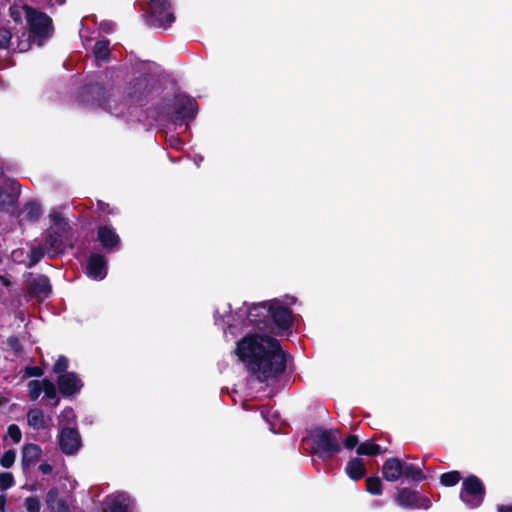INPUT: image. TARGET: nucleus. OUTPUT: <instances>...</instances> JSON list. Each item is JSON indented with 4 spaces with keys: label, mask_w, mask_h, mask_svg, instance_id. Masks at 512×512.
Segmentation results:
<instances>
[{
    "label": "nucleus",
    "mask_w": 512,
    "mask_h": 512,
    "mask_svg": "<svg viewBox=\"0 0 512 512\" xmlns=\"http://www.w3.org/2000/svg\"><path fill=\"white\" fill-rule=\"evenodd\" d=\"M6 503H7L6 495L5 494H1L0 495V512H5V510H6Z\"/></svg>",
    "instance_id": "de8ad7c7"
},
{
    "label": "nucleus",
    "mask_w": 512,
    "mask_h": 512,
    "mask_svg": "<svg viewBox=\"0 0 512 512\" xmlns=\"http://www.w3.org/2000/svg\"><path fill=\"white\" fill-rule=\"evenodd\" d=\"M46 504L50 512H70V507L64 498H59V490L52 487L46 494Z\"/></svg>",
    "instance_id": "6ab92c4d"
},
{
    "label": "nucleus",
    "mask_w": 512,
    "mask_h": 512,
    "mask_svg": "<svg viewBox=\"0 0 512 512\" xmlns=\"http://www.w3.org/2000/svg\"><path fill=\"white\" fill-rule=\"evenodd\" d=\"M43 392L48 399H54L57 397L56 385L49 379H43Z\"/></svg>",
    "instance_id": "e433bc0d"
},
{
    "label": "nucleus",
    "mask_w": 512,
    "mask_h": 512,
    "mask_svg": "<svg viewBox=\"0 0 512 512\" xmlns=\"http://www.w3.org/2000/svg\"><path fill=\"white\" fill-rule=\"evenodd\" d=\"M27 512H40L41 502L37 496H30L25 499Z\"/></svg>",
    "instance_id": "58836bf2"
},
{
    "label": "nucleus",
    "mask_w": 512,
    "mask_h": 512,
    "mask_svg": "<svg viewBox=\"0 0 512 512\" xmlns=\"http://www.w3.org/2000/svg\"><path fill=\"white\" fill-rule=\"evenodd\" d=\"M271 300L255 303L247 310V320L260 331L269 332Z\"/></svg>",
    "instance_id": "9b49d317"
},
{
    "label": "nucleus",
    "mask_w": 512,
    "mask_h": 512,
    "mask_svg": "<svg viewBox=\"0 0 512 512\" xmlns=\"http://www.w3.org/2000/svg\"><path fill=\"white\" fill-rule=\"evenodd\" d=\"M486 488L482 480L476 475L464 478L459 493V498L470 508L479 507L485 498Z\"/></svg>",
    "instance_id": "6e6552de"
},
{
    "label": "nucleus",
    "mask_w": 512,
    "mask_h": 512,
    "mask_svg": "<svg viewBox=\"0 0 512 512\" xmlns=\"http://www.w3.org/2000/svg\"><path fill=\"white\" fill-rule=\"evenodd\" d=\"M27 32H23L17 39V50L28 51L32 44L42 46L54 33L53 22L50 16L32 6L24 5Z\"/></svg>",
    "instance_id": "f03ea898"
},
{
    "label": "nucleus",
    "mask_w": 512,
    "mask_h": 512,
    "mask_svg": "<svg viewBox=\"0 0 512 512\" xmlns=\"http://www.w3.org/2000/svg\"><path fill=\"white\" fill-rule=\"evenodd\" d=\"M16 454L14 450H7L0 458V465L3 468H10L15 462Z\"/></svg>",
    "instance_id": "ea45409f"
},
{
    "label": "nucleus",
    "mask_w": 512,
    "mask_h": 512,
    "mask_svg": "<svg viewBox=\"0 0 512 512\" xmlns=\"http://www.w3.org/2000/svg\"><path fill=\"white\" fill-rule=\"evenodd\" d=\"M109 45L110 41L107 39L96 41L93 47V54L95 58L102 61H108L111 55Z\"/></svg>",
    "instance_id": "a878e982"
},
{
    "label": "nucleus",
    "mask_w": 512,
    "mask_h": 512,
    "mask_svg": "<svg viewBox=\"0 0 512 512\" xmlns=\"http://www.w3.org/2000/svg\"><path fill=\"white\" fill-rule=\"evenodd\" d=\"M82 103L99 107L116 116L123 114L122 102L115 99L112 85H105L99 81L86 83L79 94Z\"/></svg>",
    "instance_id": "7ed1b4c3"
},
{
    "label": "nucleus",
    "mask_w": 512,
    "mask_h": 512,
    "mask_svg": "<svg viewBox=\"0 0 512 512\" xmlns=\"http://www.w3.org/2000/svg\"><path fill=\"white\" fill-rule=\"evenodd\" d=\"M27 387L30 400L36 401L43 392V380H31L28 382Z\"/></svg>",
    "instance_id": "c756f323"
},
{
    "label": "nucleus",
    "mask_w": 512,
    "mask_h": 512,
    "mask_svg": "<svg viewBox=\"0 0 512 512\" xmlns=\"http://www.w3.org/2000/svg\"><path fill=\"white\" fill-rule=\"evenodd\" d=\"M50 217L53 221V224L58 228H62L67 225L64 218L59 213L50 214Z\"/></svg>",
    "instance_id": "c03bdc74"
},
{
    "label": "nucleus",
    "mask_w": 512,
    "mask_h": 512,
    "mask_svg": "<svg viewBox=\"0 0 512 512\" xmlns=\"http://www.w3.org/2000/svg\"><path fill=\"white\" fill-rule=\"evenodd\" d=\"M109 208V204L101 201V200H98L97 201V209L100 211V212H103V213H110V211L108 210Z\"/></svg>",
    "instance_id": "49530a36"
},
{
    "label": "nucleus",
    "mask_w": 512,
    "mask_h": 512,
    "mask_svg": "<svg viewBox=\"0 0 512 512\" xmlns=\"http://www.w3.org/2000/svg\"><path fill=\"white\" fill-rule=\"evenodd\" d=\"M462 479V475L458 470H452L440 475V484L444 487H453Z\"/></svg>",
    "instance_id": "bb28decb"
},
{
    "label": "nucleus",
    "mask_w": 512,
    "mask_h": 512,
    "mask_svg": "<svg viewBox=\"0 0 512 512\" xmlns=\"http://www.w3.org/2000/svg\"><path fill=\"white\" fill-rule=\"evenodd\" d=\"M170 119L176 125L187 124L198 112L196 100L186 94H176L171 103Z\"/></svg>",
    "instance_id": "423d86ee"
},
{
    "label": "nucleus",
    "mask_w": 512,
    "mask_h": 512,
    "mask_svg": "<svg viewBox=\"0 0 512 512\" xmlns=\"http://www.w3.org/2000/svg\"><path fill=\"white\" fill-rule=\"evenodd\" d=\"M402 462L397 457L386 459L382 466V476L386 481L396 482L402 478Z\"/></svg>",
    "instance_id": "a211bd4d"
},
{
    "label": "nucleus",
    "mask_w": 512,
    "mask_h": 512,
    "mask_svg": "<svg viewBox=\"0 0 512 512\" xmlns=\"http://www.w3.org/2000/svg\"><path fill=\"white\" fill-rule=\"evenodd\" d=\"M45 252L42 247H34L30 251L29 261L27 263L28 268H32L44 257Z\"/></svg>",
    "instance_id": "2f4dec72"
},
{
    "label": "nucleus",
    "mask_w": 512,
    "mask_h": 512,
    "mask_svg": "<svg viewBox=\"0 0 512 512\" xmlns=\"http://www.w3.org/2000/svg\"><path fill=\"white\" fill-rule=\"evenodd\" d=\"M28 293L31 297L47 298L52 293V285L48 276L40 274L33 278L28 285Z\"/></svg>",
    "instance_id": "dca6fc26"
},
{
    "label": "nucleus",
    "mask_w": 512,
    "mask_h": 512,
    "mask_svg": "<svg viewBox=\"0 0 512 512\" xmlns=\"http://www.w3.org/2000/svg\"><path fill=\"white\" fill-rule=\"evenodd\" d=\"M60 422L66 423V424H75L76 423V415L72 407H65L60 416H59Z\"/></svg>",
    "instance_id": "f704fd0d"
},
{
    "label": "nucleus",
    "mask_w": 512,
    "mask_h": 512,
    "mask_svg": "<svg viewBox=\"0 0 512 512\" xmlns=\"http://www.w3.org/2000/svg\"><path fill=\"white\" fill-rule=\"evenodd\" d=\"M97 240L107 251H114L120 243V237L111 225L98 226Z\"/></svg>",
    "instance_id": "2eb2a0df"
},
{
    "label": "nucleus",
    "mask_w": 512,
    "mask_h": 512,
    "mask_svg": "<svg viewBox=\"0 0 512 512\" xmlns=\"http://www.w3.org/2000/svg\"><path fill=\"white\" fill-rule=\"evenodd\" d=\"M367 469L363 459L359 457L351 458L346 466L345 473L353 481L357 482L366 475Z\"/></svg>",
    "instance_id": "412c9836"
},
{
    "label": "nucleus",
    "mask_w": 512,
    "mask_h": 512,
    "mask_svg": "<svg viewBox=\"0 0 512 512\" xmlns=\"http://www.w3.org/2000/svg\"><path fill=\"white\" fill-rule=\"evenodd\" d=\"M402 478L409 482L420 483L427 479V476L423 473L422 469L412 463L402 462Z\"/></svg>",
    "instance_id": "4be33fe9"
},
{
    "label": "nucleus",
    "mask_w": 512,
    "mask_h": 512,
    "mask_svg": "<svg viewBox=\"0 0 512 512\" xmlns=\"http://www.w3.org/2000/svg\"><path fill=\"white\" fill-rule=\"evenodd\" d=\"M27 422L35 430L45 429L47 427L44 413L39 408H32L27 413Z\"/></svg>",
    "instance_id": "b1692460"
},
{
    "label": "nucleus",
    "mask_w": 512,
    "mask_h": 512,
    "mask_svg": "<svg viewBox=\"0 0 512 512\" xmlns=\"http://www.w3.org/2000/svg\"><path fill=\"white\" fill-rule=\"evenodd\" d=\"M385 451L382 450L381 446L376 444L373 439L366 440L360 443L357 447L356 453L360 456H377L383 454Z\"/></svg>",
    "instance_id": "5701e85b"
},
{
    "label": "nucleus",
    "mask_w": 512,
    "mask_h": 512,
    "mask_svg": "<svg viewBox=\"0 0 512 512\" xmlns=\"http://www.w3.org/2000/svg\"><path fill=\"white\" fill-rule=\"evenodd\" d=\"M39 471L45 475H49L52 473L53 471V467L52 465H50L49 463H42L39 465Z\"/></svg>",
    "instance_id": "a18cd8bd"
},
{
    "label": "nucleus",
    "mask_w": 512,
    "mask_h": 512,
    "mask_svg": "<svg viewBox=\"0 0 512 512\" xmlns=\"http://www.w3.org/2000/svg\"><path fill=\"white\" fill-rule=\"evenodd\" d=\"M15 484L14 476L11 472L0 473V490L5 491Z\"/></svg>",
    "instance_id": "c9c22d12"
},
{
    "label": "nucleus",
    "mask_w": 512,
    "mask_h": 512,
    "mask_svg": "<svg viewBox=\"0 0 512 512\" xmlns=\"http://www.w3.org/2000/svg\"><path fill=\"white\" fill-rule=\"evenodd\" d=\"M309 435L312 439V454L321 460H331L342 450L338 429L317 426L310 431Z\"/></svg>",
    "instance_id": "20e7f679"
},
{
    "label": "nucleus",
    "mask_w": 512,
    "mask_h": 512,
    "mask_svg": "<svg viewBox=\"0 0 512 512\" xmlns=\"http://www.w3.org/2000/svg\"><path fill=\"white\" fill-rule=\"evenodd\" d=\"M236 354L260 382L285 372L286 354L280 342L268 335L251 334L237 342Z\"/></svg>",
    "instance_id": "f257e3e1"
},
{
    "label": "nucleus",
    "mask_w": 512,
    "mask_h": 512,
    "mask_svg": "<svg viewBox=\"0 0 512 512\" xmlns=\"http://www.w3.org/2000/svg\"><path fill=\"white\" fill-rule=\"evenodd\" d=\"M7 345L16 356H20L24 351L23 345L21 344L19 338L15 335H11L7 338Z\"/></svg>",
    "instance_id": "72a5a7b5"
},
{
    "label": "nucleus",
    "mask_w": 512,
    "mask_h": 512,
    "mask_svg": "<svg viewBox=\"0 0 512 512\" xmlns=\"http://www.w3.org/2000/svg\"><path fill=\"white\" fill-rule=\"evenodd\" d=\"M12 39V32L6 27H0V48L8 49Z\"/></svg>",
    "instance_id": "4c0bfd02"
},
{
    "label": "nucleus",
    "mask_w": 512,
    "mask_h": 512,
    "mask_svg": "<svg viewBox=\"0 0 512 512\" xmlns=\"http://www.w3.org/2000/svg\"><path fill=\"white\" fill-rule=\"evenodd\" d=\"M87 275L95 280H102L107 275V261L100 253H92L87 260Z\"/></svg>",
    "instance_id": "4468645a"
},
{
    "label": "nucleus",
    "mask_w": 512,
    "mask_h": 512,
    "mask_svg": "<svg viewBox=\"0 0 512 512\" xmlns=\"http://www.w3.org/2000/svg\"><path fill=\"white\" fill-rule=\"evenodd\" d=\"M45 244L48 249V256L55 257L64 251V241L62 234L53 228L46 231Z\"/></svg>",
    "instance_id": "f3484780"
},
{
    "label": "nucleus",
    "mask_w": 512,
    "mask_h": 512,
    "mask_svg": "<svg viewBox=\"0 0 512 512\" xmlns=\"http://www.w3.org/2000/svg\"><path fill=\"white\" fill-rule=\"evenodd\" d=\"M292 324L293 311L285 306L279 299H272L269 333L283 335L291 331Z\"/></svg>",
    "instance_id": "0eeeda50"
},
{
    "label": "nucleus",
    "mask_w": 512,
    "mask_h": 512,
    "mask_svg": "<svg viewBox=\"0 0 512 512\" xmlns=\"http://www.w3.org/2000/svg\"><path fill=\"white\" fill-rule=\"evenodd\" d=\"M42 455V449L38 444L28 443L22 448L21 464L23 469H27L34 465Z\"/></svg>",
    "instance_id": "aec40b11"
},
{
    "label": "nucleus",
    "mask_w": 512,
    "mask_h": 512,
    "mask_svg": "<svg viewBox=\"0 0 512 512\" xmlns=\"http://www.w3.org/2000/svg\"><path fill=\"white\" fill-rule=\"evenodd\" d=\"M169 0H150V9L147 13V23L155 27L167 28L175 21L174 14L170 11Z\"/></svg>",
    "instance_id": "1a4fd4ad"
},
{
    "label": "nucleus",
    "mask_w": 512,
    "mask_h": 512,
    "mask_svg": "<svg viewBox=\"0 0 512 512\" xmlns=\"http://www.w3.org/2000/svg\"><path fill=\"white\" fill-rule=\"evenodd\" d=\"M5 191L0 187V209L4 210L6 208V201L3 200Z\"/></svg>",
    "instance_id": "09e8293b"
},
{
    "label": "nucleus",
    "mask_w": 512,
    "mask_h": 512,
    "mask_svg": "<svg viewBox=\"0 0 512 512\" xmlns=\"http://www.w3.org/2000/svg\"><path fill=\"white\" fill-rule=\"evenodd\" d=\"M366 491L374 496H379L383 493V483L378 476H369L366 478Z\"/></svg>",
    "instance_id": "cd10ccee"
},
{
    "label": "nucleus",
    "mask_w": 512,
    "mask_h": 512,
    "mask_svg": "<svg viewBox=\"0 0 512 512\" xmlns=\"http://www.w3.org/2000/svg\"><path fill=\"white\" fill-rule=\"evenodd\" d=\"M82 446V439L77 428L64 427L59 434L60 450L66 455L76 454Z\"/></svg>",
    "instance_id": "f8f14e48"
},
{
    "label": "nucleus",
    "mask_w": 512,
    "mask_h": 512,
    "mask_svg": "<svg viewBox=\"0 0 512 512\" xmlns=\"http://www.w3.org/2000/svg\"><path fill=\"white\" fill-rule=\"evenodd\" d=\"M18 198H19V192H16L14 190H11L9 192L5 191L3 200L6 201V208L4 210H6V211H9L10 209L14 210L17 206Z\"/></svg>",
    "instance_id": "473e14b6"
},
{
    "label": "nucleus",
    "mask_w": 512,
    "mask_h": 512,
    "mask_svg": "<svg viewBox=\"0 0 512 512\" xmlns=\"http://www.w3.org/2000/svg\"><path fill=\"white\" fill-rule=\"evenodd\" d=\"M498 512H512V504L511 505H500L497 508Z\"/></svg>",
    "instance_id": "8fccbe9b"
},
{
    "label": "nucleus",
    "mask_w": 512,
    "mask_h": 512,
    "mask_svg": "<svg viewBox=\"0 0 512 512\" xmlns=\"http://www.w3.org/2000/svg\"><path fill=\"white\" fill-rule=\"evenodd\" d=\"M394 499L397 505L404 509L428 510L432 506L430 498L410 487L398 488Z\"/></svg>",
    "instance_id": "9d476101"
},
{
    "label": "nucleus",
    "mask_w": 512,
    "mask_h": 512,
    "mask_svg": "<svg viewBox=\"0 0 512 512\" xmlns=\"http://www.w3.org/2000/svg\"><path fill=\"white\" fill-rule=\"evenodd\" d=\"M154 85L148 75H141L133 78L125 87L123 92V99L125 104L122 103V108L126 104L144 106L148 103Z\"/></svg>",
    "instance_id": "39448f33"
},
{
    "label": "nucleus",
    "mask_w": 512,
    "mask_h": 512,
    "mask_svg": "<svg viewBox=\"0 0 512 512\" xmlns=\"http://www.w3.org/2000/svg\"><path fill=\"white\" fill-rule=\"evenodd\" d=\"M57 387L63 397H71L79 393L83 382L76 372H66L57 378Z\"/></svg>",
    "instance_id": "ddd939ff"
},
{
    "label": "nucleus",
    "mask_w": 512,
    "mask_h": 512,
    "mask_svg": "<svg viewBox=\"0 0 512 512\" xmlns=\"http://www.w3.org/2000/svg\"><path fill=\"white\" fill-rule=\"evenodd\" d=\"M343 445L348 450L357 449V447L360 445L359 443V437L355 434H350L348 437L343 441Z\"/></svg>",
    "instance_id": "79ce46f5"
},
{
    "label": "nucleus",
    "mask_w": 512,
    "mask_h": 512,
    "mask_svg": "<svg viewBox=\"0 0 512 512\" xmlns=\"http://www.w3.org/2000/svg\"><path fill=\"white\" fill-rule=\"evenodd\" d=\"M103 512H129V498L124 495L115 496L103 509Z\"/></svg>",
    "instance_id": "393cba45"
},
{
    "label": "nucleus",
    "mask_w": 512,
    "mask_h": 512,
    "mask_svg": "<svg viewBox=\"0 0 512 512\" xmlns=\"http://www.w3.org/2000/svg\"><path fill=\"white\" fill-rule=\"evenodd\" d=\"M69 366V360L65 355H60L56 362L53 364L52 371L56 374L62 375L67 371Z\"/></svg>",
    "instance_id": "7c9ffc66"
},
{
    "label": "nucleus",
    "mask_w": 512,
    "mask_h": 512,
    "mask_svg": "<svg viewBox=\"0 0 512 512\" xmlns=\"http://www.w3.org/2000/svg\"><path fill=\"white\" fill-rule=\"evenodd\" d=\"M53 403L51 404L53 407H56L59 405L60 398L57 396L56 398L52 399Z\"/></svg>",
    "instance_id": "3c124183"
},
{
    "label": "nucleus",
    "mask_w": 512,
    "mask_h": 512,
    "mask_svg": "<svg viewBox=\"0 0 512 512\" xmlns=\"http://www.w3.org/2000/svg\"><path fill=\"white\" fill-rule=\"evenodd\" d=\"M44 371L39 366H27L24 369V377H41Z\"/></svg>",
    "instance_id": "37998d69"
},
{
    "label": "nucleus",
    "mask_w": 512,
    "mask_h": 512,
    "mask_svg": "<svg viewBox=\"0 0 512 512\" xmlns=\"http://www.w3.org/2000/svg\"><path fill=\"white\" fill-rule=\"evenodd\" d=\"M7 434L13 440L14 443H19L21 441L22 433L18 425H9L7 429Z\"/></svg>",
    "instance_id": "a19ab883"
},
{
    "label": "nucleus",
    "mask_w": 512,
    "mask_h": 512,
    "mask_svg": "<svg viewBox=\"0 0 512 512\" xmlns=\"http://www.w3.org/2000/svg\"><path fill=\"white\" fill-rule=\"evenodd\" d=\"M26 218L29 221L35 222L39 220L42 215V207L36 201H30L25 204Z\"/></svg>",
    "instance_id": "c85d7f7f"
}]
</instances>
